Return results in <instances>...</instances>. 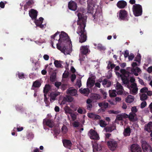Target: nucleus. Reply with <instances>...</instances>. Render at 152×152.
Returning <instances> with one entry per match:
<instances>
[{"label":"nucleus","instance_id":"a18cd8bd","mask_svg":"<svg viewBox=\"0 0 152 152\" xmlns=\"http://www.w3.org/2000/svg\"><path fill=\"white\" fill-rule=\"evenodd\" d=\"M116 87L117 90L123 89L122 86L118 82H117L116 84Z\"/></svg>","mask_w":152,"mask_h":152},{"label":"nucleus","instance_id":"f8f14e48","mask_svg":"<svg viewBox=\"0 0 152 152\" xmlns=\"http://www.w3.org/2000/svg\"><path fill=\"white\" fill-rule=\"evenodd\" d=\"M127 5L126 2L124 0L119 1L117 4V7L120 9L124 8Z\"/></svg>","mask_w":152,"mask_h":152},{"label":"nucleus","instance_id":"bb28decb","mask_svg":"<svg viewBox=\"0 0 152 152\" xmlns=\"http://www.w3.org/2000/svg\"><path fill=\"white\" fill-rule=\"evenodd\" d=\"M134 96L131 95H129L126 99V102L131 103L133 102L134 100Z\"/></svg>","mask_w":152,"mask_h":152},{"label":"nucleus","instance_id":"49530a36","mask_svg":"<svg viewBox=\"0 0 152 152\" xmlns=\"http://www.w3.org/2000/svg\"><path fill=\"white\" fill-rule=\"evenodd\" d=\"M43 20V18L42 17H40L39 18L38 20H36L35 22V24H38L41 22H42V23Z\"/></svg>","mask_w":152,"mask_h":152},{"label":"nucleus","instance_id":"2eb2a0df","mask_svg":"<svg viewBox=\"0 0 152 152\" xmlns=\"http://www.w3.org/2000/svg\"><path fill=\"white\" fill-rule=\"evenodd\" d=\"M89 46H82L80 47V50L81 53L83 55H86L88 52V48Z\"/></svg>","mask_w":152,"mask_h":152},{"label":"nucleus","instance_id":"423d86ee","mask_svg":"<svg viewBox=\"0 0 152 152\" xmlns=\"http://www.w3.org/2000/svg\"><path fill=\"white\" fill-rule=\"evenodd\" d=\"M142 147L144 152H152L151 147L145 141L142 142Z\"/></svg>","mask_w":152,"mask_h":152},{"label":"nucleus","instance_id":"de8ad7c7","mask_svg":"<svg viewBox=\"0 0 152 152\" xmlns=\"http://www.w3.org/2000/svg\"><path fill=\"white\" fill-rule=\"evenodd\" d=\"M131 111L132 113H136L138 111V110L136 106H134L131 108Z\"/></svg>","mask_w":152,"mask_h":152},{"label":"nucleus","instance_id":"20e7f679","mask_svg":"<svg viewBox=\"0 0 152 152\" xmlns=\"http://www.w3.org/2000/svg\"><path fill=\"white\" fill-rule=\"evenodd\" d=\"M107 142L108 148L112 151L115 150L118 147V142L114 139H111Z\"/></svg>","mask_w":152,"mask_h":152},{"label":"nucleus","instance_id":"412c9836","mask_svg":"<svg viewBox=\"0 0 152 152\" xmlns=\"http://www.w3.org/2000/svg\"><path fill=\"white\" fill-rule=\"evenodd\" d=\"M60 94L59 92H51L50 93V100L51 99L54 100L56 99V97Z\"/></svg>","mask_w":152,"mask_h":152},{"label":"nucleus","instance_id":"dca6fc26","mask_svg":"<svg viewBox=\"0 0 152 152\" xmlns=\"http://www.w3.org/2000/svg\"><path fill=\"white\" fill-rule=\"evenodd\" d=\"M43 122L45 123V124L50 128H52L54 125L53 123L52 120L50 119H44Z\"/></svg>","mask_w":152,"mask_h":152},{"label":"nucleus","instance_id":"1a4fd4ad","mask_svg":"<svg viewBox=\"0 0 152 152\" xmlns=\"http://www.w3.org/2000/svg\"><path fill=\"white\" fill-rule=\"evenodd\" d=\"M38 12L34 9H31L29 12V15L31 19L36 20L37 15Z\"/></svg>","mask_w":152,"mask_h":152},{"label":"nucleus","instance_id":"5701e85b","mask_svg":"<svg viewBox=\"0 0 152 152\" xmlns=\"http://www.w3.org/2000/svg\"><path fill=\"white\" fill-rule=\"evenodd\" d=\"M141 71L140 69L138 67H136L135 68H133L131 70V72L136 76L138 75V73Z\"/></svg>","mask_w":152,"mask_h":152},{"label":"nucleus","instance_id":"72a5a7b5","mask_svg":"<svg viewBox=\"0 0 152 152\" xmlns=\"http://www.w3.org/2000/svg\"><path fill=\"white\" fill-rule=\"evenodd\" d=\"M54 64L56 67L58 68L63 67L61 63V61L58 60H55L54 62Z\"/></svg>","mask_w":152,"mask_h":152},{"label":"nucleus","instance_id":"f704fd0d","mask_svg":"<svg viewBox=\"0 0 152 152\" xmlns=\"http://www.w3.org/2000/svg\"><path fill=\"white\" fill-rule=\"evenodd\" d=\"M41 85V83L38 80H36L34 82L32 86L35 87L39 88Z\"/></svg>","mask_w":152,"mask_h":152},{"label":"nucleus","instance_id":"39448f33","mask_svg":"<svg viewBox=\"0 0 152 152\" xmlns=\"http://www.w3.org/2000/svg\"><path fill=\"white\" fill-rule=\"evenodd\" d=\"M88 134L91 139L98 140L100 139L99 135L97 132L92 129L90 130Z\"/></svg>","mask_w":152,"mask_h":152},{"label":"nucleus","instance_id":"4c0bfd02","mask_svg":"<svg viewBox=\"0 0 152 152\" xmlns=\"http://www.w3.org/2000/svg\"><path fill=\"white\" fill-rule=\"evenodd\" d=\"M97 49L99 50H104L106 49V48H105V47L103 46L102 45L100 44H99L97 45Z\"/></svg>","mask_w":152,"mask_h":152},{"label":"nucleus","instance_id":"e2e57ef3","mask_svg":"<svg viewBox=\"0 0 152 152\" xmlns=\"http://www.w3.org/2000/svg\"><path fill=\"white\" fill-rule=\"evenodd\" d=\"M86 107L87 109L90 110L92 107V105L91 104H87Z\"/></svg>","mask_w":152,"mask_h":152},{"label":"nucleus","instance_id":"338daca9","mask_svg":"<svg viewBox=\"0 0 152 152\" xmlns=\"http://www.w3.org/2000/svg\"><path fill=\"white\" fill-rule=\"evenodd\" d=\"M119 90L117 91V94L118 95L122 94L123 93V91L124 90V89Z\"/></svg>","mask_w":152,"mask_h":152},{"label":"nucleus","instance_id":"a211bd4d","mask_svg":"<svg viewBox=\"0 0 152 152\" xmlns=\"http://www.w3.org/2000/svg\"><path fill=\"white\" fill-rule=\"evenodd\" d=\"M95 83V81L92 79L91 77H89L88 79L87 82V86L89 88L92 87Z\"/></svg>","mask_w":152,"mask_h":152},{"label":"nucleus","instance_id":"603ef678","mask_svg":"<svg viewBox=\"0 0 152 152\" xmlns=\"http://www.w3.org/2000/svg\"><path fill=\"white\" fill-rule=\"evenodd\" d=\"M147 105V103L145 101H143L141 104L140 107L142 108H144Z\"/></svg>","mask_w":152,"mask_h":152},{"label":"nucleus","instance_id":"f3484780","mask_svg":"<svg viewBox=\"0 0 152 152\" xmlns=\"http://www.w3.org/2000/svg\"><path fill=\"white\" fill-rule=\"evenodd\" d=\"M127 114L125 113H122L118 115L116 117V119L120 121H122L124 118H126Z\"/></svg>","mask_w":152,"mask_h":152},{"label":"nucleus","instance_id":"473e14b6","mask_svg":"<svg viewBox=\"0 0 152 152\" xmlns=\"http://www.w3.org/2000/svg\"><path fill=\"white\" fill-rule=\"evenodd\" d=\"M109 96L111 97H114L116 96V91L115 90H109Z\"/></svg>","mask_w":152,"mask_h":152},{"label":"nucleus","instance_id":"4be33fe9","mask_svg":"<svg viewBox=\"0 0 152 152\" xmlns=\"http://www.w3.org/2000/svg\"><path fill=\"white\" fill-rule=\"evenodd\" d=\"M145 130L148 132L152 131V122H150L146 125H145Z\"/></svg>","mask_w":152,"mask_h":152},{"label":"nucleus","instance_id":"3c124183","mask_svg":"<svg viewBox=\"0 0 152 152\" xmlns=\"http://www.w3.org/2000/svg\"><path fill=\"white\" fill-rule=\"evenodd\" d=\"M109 114H117L120 112L118 111H114V110H110L108 111Z\"/></svg>","mask_w":152,"mask_h":152},{"label":"nucleus","instance_id":"e433bc0d","mask_svg":"<svg viewBox=\"0 0 152 152\" xmlns=\"http://www.w3.org/2000/svg\"><path fill=\"white\" fill-rule=\"evenodd\" d=\"M80 91L81 93L86 94L89 93V90L88 88H84L83 89L82 88L80 89Z\"/></svg>","mask_w":152,"mask_h":152},{"label":"nucleus","instance_id":"0eeeda50","mask_svg":"<svg viewBox=\"0 0 152 152\" xmlns=\"http://www.w3.org/2000/svg\"><path fill=\"white\" fill-rule=\"evenodd\" d=\"M127 12L125 10H120L118 15L119 17V18L121 20H128V19H127Z\"/></svg>","mask_w":152,"mask_h":152},{"label":"nucleus","instance_id":"37998d69","mask_svg":"<svg viewBox=\"0 0 152 152\" xmlns=\"http://www.w3.org/2000/svg\"><path fill=\"white\" fill-rule=\"evenodd\" d=\"M100 92L101 94L103 96L104 99H106L107 97V92H106L104 90L100 89Z\"/></svg>","mask_w":152,"mask_h":152},{"label":"nucleus","instance_id":"774afa93","mask_svg":"<svg viewBox=\"0 0 152 152\" xmlns=\"http://www.w3.org/2000/svg\"><path fill=\"white\" fill-rule=\"evenodd\" d=\"M77 111L80 114H83V110L80 107H79L78 108L77 110Z\"/></svg>","mask_w":152,"mask_h":152},{"label":"nucleus","instance_id":"09e8293b","mask_svg":"<svg viewBox=\"0 0 152 152\" xmlns=\"http://www.w3.org/2000/svg\"><path fill=\"white\" fill-rule=\"evenodd\" d=\"M148 90V89L147 87H144L140 90V92L141 93H146L147 92Z\"/></svg>","mask_w":152,"mask_h":152},{"label":"nucleus","instance_id":"680f3d73","mask_svg":"<svg viewBox=\"0 0 152 152\" xmlns=\"http://www.w3.org/2000/svg\"><path fill=\"white\" fill-rule=\"evenodd\" d=\"M134 57V55L133 53H131L130 55L128 56V59L129 60H132L133 59Z\"/></svg>","mask_w":152,"mask_h":152},{"label":"nucleus","instance_id":"13d9d810","mask_svg":"<svg viewBox=\"0 0 152 152\" xmlns=\"http://www.w3.org/2000/svg\"><path fill=\"white\" fill-rule=\"evenodd\" d=\"M7 3L6 1L4 3L2 1L0 2V7L1 8H4L5 7V4Z\"/></svg>","mask_w":152,"mask_h":152},{"label":"nucleus","instance_id":"79ce46f5","mask_svg":"<svg viewBox=\"0 0 152 152\" xmlns=\"http://www.w3.org/2000/svg\"><path fill=\"white\" fill-rule=\"evenodd\" d=\"M148 98L147 95L145 94H143L140 96V99L143 101L146 100Z\"/></svg>","mask_w":152,"mask_h":152},{"label":"nucleus","instance_id":"052dcab7","mask_svg":"<svg viewBox=\"0 0 152 152\" xmlns=\"http://www.w3.org/2000/svg\"><path fill=\"white\" fill-rule=\"evenodd\" d=\"M101 119V117L95 114L93 118V120H99Z\"/></svg>","mask_w":152,"mask_h":152},{"label":"nucleus","instance_id":"864d4df0","mask_svg":"<svg viewBox=\"0 0 152 152\" xmlns=\"http://www.w3.org/2000/svg\"><path fill=\"white\" fill-rule=\"evenodd\" d=\"M73 125L74 127H79L80 125V123L78 122L75 121L73 122Z\"/></svg>","mask_w":152,"mask_h":152},{"label":"nucleus","instance_id":"69168bd1","mask_svg":"<svg viewBox=\"0 0 152 152\" xmlns=\"http://www.w3.org/2000/svg\"><path fill=\"white\" fill-rule=\"evenodd\" d=\"M95 114L93 113H90L88 114V116L90 118L93 119Z\"/></svg>","mask_w":152,"mask_h":152},{"label":"nucleus","instance_id":"c756f323","mask_svg":"<svg viewBox=\"0 0 152 152\" xmlns=\"http://www.w3.org/2000/svg\"><path fill=\"white\" fill-rule=\"evenodd\" d=\"M50 89V86L49 84H46L44 88L43 92L46 94Z\"/></svg>","mask_w":152,"mask_h":152},{"label":"nucleus","instance_id":"9b49d317","mask_svg":"<svg viewBox=\"0 0 152 152\" xmlns=\"http://www.w3.org/2000/svg\"><path fill=\"white\" fill-rule=\"evenodd\" d=\"M62 142L64 146L69 149H70L72 145V143L69 140L64 139L62 140Z\"/></svg>","mask_w":152,"mask_h":152},{"label":"nucleus","instance_id":"0e129e2a","mask_svg":"<svg viewBox=\"0 0 152 152\" xmlns=\"http://www.w3.org/2000/svg\"><path fill=\"white\" fill-rule=\"evenodd\" d=\"M137 88H133L132 89V92L134 94H135L137 93Z\"/></svg>","mask_w":152,"mask_h":152},{"label":"nucleus","instance_id":"ea45409f","mask_svg":"<svg viewBox=\"0 0 152 152\" xmlns=\"http://www.w3.org/2000/svg\"><path fill=\"white\" fill-rule=\"evenodd\" d=\"M99 124L101 127H105L107 125L105 121L102 120L100 121Z\"/></svg>","mask_w":152,"mask_h":152},{"label":"nucleus","instance_id":"c03bdc74","mask_svg":"<svg viewBox=\"0 0 152 152\" xmlns=\"http://www.w3.org/2000/svg\"><path fill=\"white\" fill-rule=\"evenodd\" d=\"M67 128L66 126L64 125L61 128V131L64 134H66L67 132Z\"/></svg>","mask_w":152,"mask_h":152},{"label":"nucleus","instance_id":"c9c22d12","mask_svg":"<svg viewBox=\"0 0 152 152\" xmlns=\"http://www.w3.org/2000/svg\"><path fill=\"white\" fill-rule=\"evenodd\" d=\"M121 73L122 74L120 75H123L124 76L127 75V76H129V73L126 71V70L124 69H121L120 70Z\"/></svg>","mask_w":152,"mask_h":152},{"label":"nucleus","instance_id":"4468645a","mask_svg":"<svg viewBox=\"0 0 152 152\" xmlns=\"http://www.w3.org/2000/svg\"><path fill=\"white\" fill-rule=\"evenodd\" d=\"M102 14L101 12L99 11H98L96 9L95 11V13L94 15H93V17L95 19H96L97 20H100L102 19L101 17H102Z\"/></svg>","mask_w":152,"mask_h":152},{"label":"nucleus","instance_id":"393cba45","mask_svg":"<svg viewBox=\"0 0 152 152\" xmlns=\"http://www.w3.org/2000/svg\"><path fill=\"white\" fill-rule=\"evenodd\" d=\"M131 132V130L129 126L127 127L124 129V135L125 136H129L130 135Z\"/></svg>","mask_w":152,"mask_h":152},{"label":"nucleus","instance_id":"f03ea898","mask_svg":"<svg viewBox=\"0 0 152 152\" xmlns=\"http://www.w3.org/2000/svg\"><path fill=\"white\" fill-rule=\"evenodd\" d=\"M58 43L56 44V48L61 52L65 54L66 46L71 42L68 34L64 31H62L59 36Z\"/></svg>","mask_w":152,"mask_h":152},{"label":"nucleus","instance_id":"9d476101","mask_svg":"<svg viewBox=\"0 0 152 152\" xmlns=\"http://www.w3.org/2000/svg\"><path fill=\"white\" fill-rule=\"evenodd\" d=\"M68 7L69 9L75 11L77 9V3L74 1H71L68 3Z\"/></svg>","mask_w":152,"mask_h":152},{"label":"nucleus","instance_id":"6e6d98bb","mask_svg":"<svg viewBox=\"0 0 152 152\" xmlns=\"http://www.w3.org/2000/svg\"><path fill=\"white\" fill-rule=\"evenodd\" d=\"M61 82H56L55 83V86L58 88H59L60 86H61Z\"/></svg>","mask_w":152,"mask_h":152},{"label":"nucleus","instance_id":"f257e3e1","mask_svg":"<svg viewBox=\"0 0 152 152\" xmlns=\"http://www.w3.org/2000/svg\"><path fill=\"white\" fill-rule=\"evenodd\" d=\"M78 20L77 24L79 26L77 31V33L80 36L79 37V41L80 43H82L85 42L87 39V35L85 28L86 26V17L81 13H79L77 14Z\"/></svg>","mask_w":152,"mask_h":152},{"label":"nucleus","instance_id":"58836bf2","mask_svg":"<svg viewBox=\"0 0 152 152\" xmlns=\"http://www.w3.org/2000/svg\"><path fill=\"white\" fill-rule=\"evenodd\" d=\"M100 95L98 94H94L92 96V98L94 99L98 100L100 98Z\"/></svg>","mask_w":152,"mask_h":152},{"label":"nucleus","instance_id":"c85d7f7f","mask_svg":"<svg viewBox=\"0 0 152 152\" xmlns=\"http://www.w3.org/2000/svg\"><path fill=\"white\" fill-rule=\"evenodd\" d=\"M98 105L100 107H102L103 106V108L106 109L108 107L109 104L108 102H103L99 103Z\"/></svg>","mask_w":152,"mask_h":152},{"label":"nucleus","instance_id":"6ab92c4d","mask_svg":"<svg viewBox=\"0 0 152 152\" xmlns=\"http://www.w3.org/2000/svg\"><path fill=\"white\" fill-rule=\"evenodd\" d=\"M128 77L127 76H124L123 75H121L120 76L123 83L124 84L127 85L129 83V80Z\"/></svg>","mask_w":152,"mask_h":152},{"label":"nucleus","instance_id":"a878e982","mask_svg":"<svg viewBox=\"0 0 152 152\" xmlns=\"http://www.w3.org/2000/svg\"><path fill=\"white\" fill-rule=\"evenodd\" d=\"M136 116V113H133L131 112L130 113L129 115H127V118H128L129 120L131 121H133L134 119V118Z\"/></svg>","mask_w":152,"mask_h":152},{"label":"nucleus","instance_id":"6e6552de","mask_svg":"<svg viewBox=\"0 0 152 152\" xmlns=\"http://www.w3.org/2000/svg\"><path fill=\"white\" fill-rule=\"evenodd\" d=\"M130 150L131 152H142L141 148L139 145L136 144H133L131 145Z\"/></svg>","mask_w":152,"mask_h":152},{"label":"nucleus","instance_id":"7ed1b4c3","mask_svg":"<svg viewBox=\"0 0 152 152\" xmlns=\"http://www.w3.org/2000/svg\"><path fill=\"white\" fill-rule=\"evenodd\" d=\"M133 14L135 16H139L142 15V6L139 4H135L132 7Z\"/></svg>","mask_w":152,"mask_h":152},{"label":"nucleus","instance_id":"7c9ffc66","mask_svg":"<svg viewBox=\"0 0 152 152\" xmlns=\"http://www.w3.org/2000/svg\"><path fill=\"white\" fill-rule=\"evenodd\" d=\"M115 128V126H107L105 128V129L106 132H111L113 131L114 130Z\"/></svg>","mask_w":152,"mask_h":152},{"label":"nucleus","instance_id":"b1692460","mask_svg":"<svg viewBox=\"0 0 152 152\" xmlns=\"http://www.w3.org/2000/svg\"><path fill=\"white\" fill-rule=\"evenodd\" d=\"M34 3V2L32 0H29L26 2L25 4L24 5V10L26 11L27 9Z\"/></svg>","mask_w":152,"mask_h":152},{"label":"nucleus","instance_id":"bf43d9fd","mask_svg":"<svg viewBox=\"0 0 152 152\" xmlns=\"http://www.w3.org/2000/svg\"><path fill=\"white\" fill-rule=\"evenodd\" d=\"M76 75L75 74H72L71 75V80L72 82H73L75 79L76 78Z\"/></svg>","mask_w":152,"mask_h":152},{"label":"nucleus","instance_id":"aec40b11","mask_svg":"<svg viewBox=\"0 0 152 152\" xmlns=\"http://www.w3.org/2000/svg\"><path fill=\"white\" fill-rule=\"evenodd\" d=\"M67 94L72 96H76L77 95V91L75 89L69 88L67 90Z\"/></svg>","mask_w":152,"mask_h":152},{"label":"nucleus","instance_id":"4d7b16f0","mask_svg":"<svg viewBox=\"0 0 152 152\" xmlns=\"http://www.w3.org/2000/svg\"><path fill=\"white\" fill-rule=\"evenodd\" d=\"M18 77L20 79H23L24 78V74L23 73L18 72Z\"/></svg>","mask_w":152,"mask_h":152},{"label":"nucleus","instance_id":"ddd939ff","mask_svg":"<svg viewBox=\"0 0 152 152\" xmlns=\"http://www.w3.org/2000/svg\"><path fill=\"white\" fill-rule=\"evenodd\" d=\"M73 100V98L71 96H66L64 97L63 100L61 102V104H65L66 102H71Z\"/></svg>","mask_w":152,"mask_h":152},{"label":"nucleus","instance_id":"2f4dec72","mask_svg":"<svg viewBox=\"0 0 152 152\" xmlns=\"http://www.w3.org/2000/svg\"><path fill=\"white\" fill-rule=\"evenodd\" d=\"M56 73H52L50 75V80L52 82H55L56 80Z\"/></svg>","mask_w":152,"mask_h":152},{"label":"nucleus","instance_id":"a19ab883","mask_svg":"<svg viewBox=\"0 0 152 152\" xmlns=\"http://www.w3.org/2000/svg\"><path fill=\"white\" fill-rule=\"evenodd\" d=\"M141 56L140 54L138 55L135 58L134 61L138 62V64H140Z\"/></svg>","mask_w":152,"mask_h":152},{"label":"nucleus","instance_id":"cd10ccee","mask_svg":"<svg viewBox=\"0 0 152 152\" xmlns=\"http://www.w3.org/2000/svg\"><path fill=\"white\" fill-rule=\"evenodd\" d=\"M94 7V5L91 4H88L87 9L88 12L89 13L92 14L93 11V7Z\"/></svg>","mask_w":152,"mask_h":152},{"label":"nucleus","instance_id":"8fccbe9b","mask_svg":"<svg viewBox=\"0 0 152 152\" xmlns=\"http://www.w3.org/2000/svg\"><path fill=\"white\" fill-rule=\"evenodd\" d=\"M69 72H65L63 74L62 77L63 78H67L69 76Z\"/></svg>","mask_w":152,"mask_h":152},{"label":"nucleus","instance_id":"5fc2aeb1","mask_svg":"<svg viewBox=\"0 0 152 152\" xmlns=\"http://www.w3.org/2000/svg\"><path fill=\"white\" fill-rule=\"evenodd\" d=\"M67 85L66 84H61V89L63 90H65L66 89L67 87Z\"/></svg>","mask_w":152,"mask_h":152}]
</instances>
